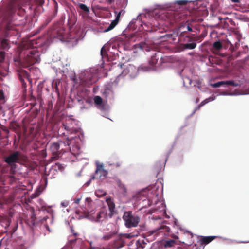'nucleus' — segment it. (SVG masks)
<instances>
[{"instance_id": "1", "label": "nucleus", "mask_w": 249, "mask_h": 249, "mask_svg": "<svg viewBox=\"0 0 249 249\" xmlns=\"http://www.w3.org/2000/svg\"><path fill=\"white\" fill-rule=\"evenodd\" d=\"M40 53L36 48L28 49L24 52V57L21 60L23 67L28 68L40 61Z\"/></svg>"}, {"instance_id": "2", "label": "nucleus", "mask_w": 249, "mask_h": 249, "mask_svg": "<svg viewBox=\"0 0 249 249\" xmlns=\"http://www.w3.org/2000/svg\"><path fill=\"white\" fill-rule=\"evenodd\" d=\"M27 157L21 154L19 151H14L10 155L4 158V161L10 166L11 174L15 173V170L16 168L15 163H19L21 161L26 160Z\"/></svg>"}, {"instance_id": "3", "label": "nucleus", "mask_w": 249, "mask_h": 249, "mask_svg": "<svg viewBox=\"0 0 249 249\" xmlns=\"http://www.w3.org/2000/svg\"><path fill=\"white\" fill-rule=\"evenodd\" d=\"M123 219L127 228L136 227L140 221V217L132 213V211H125L123 216Z\"/></svg>"}, {"instance_id": "4", "label": "nucleus", "mask_w": 249, "mask_h": 249, "mask_svg": "<svg viewBox=\"0 0 249 249\" xmlns=\"http://www.w3.org/2000/svg\"><path fill=\"white\" fill-rule=\"evenodd\" d=\"M87 218L94 222H102L107 217V210L103 209L98 212L97 213L90 212L87 215Z\"/></svg>"}, {"instance_id": "5", "label": "nucleus", "mask_w": 249, "mask_h": 249, "mask_svg": "<svg viewBox=\"0 0 249 249\" xmlns=\"http://www.w3.org/2000/svg\"><path fill=\"white\" fill-rule=\"evenodd\" d=\"M107 175L108 171L104 169V165L102 164H97L94 174L91 178L103 180L107 178Z\"/></svg>"}, {"instance_id": "6", "label": "nucleus", "mask_w": 249, "mask_h": 249, "mask_svg": "<svg viewBox=\"0 0 249 249\" xmlns=\"http://www.w3.org/2000/svg\"><path fill=\"white\" fill-rule=\"evenodd\" d=\"M92 75L89 72H87L84 75H81L79 79L80 80V84L83 86L89 87L94 83L92 80Z\"/></svg>"}, {"instance_id": "7", "label": "nucleus", "mask_w": 249, "mask_h": 249, "mask_svg": "<svg viewBox=\"0 0 249 249\" xmlns=\"http://www.w3.org/2000/svg\"><path fill=\"white\" fill-rule=\"evenodd\" d=\"M22 0H13L10 3V8L11 9V12H14L17 10H18V12L20 13L21 15H22L25 13V9L23 8L20 5Z\"/></svg>"}, {"instance_id": "8", "label": "nucleus", "mask_w": 249, "mask_h": 249, "mask_svg": "<svg viewBox=\"0 0 249 249\" xmlns=\"http://www.w3.org/2000/svg\"><path fill=\"white\" fill-rule=\"evenodd\" d=\"M73 141V139H69L68 137L67 138L66 141L64 142V144L65 145H68L69 146V149L73 154H78L80 151V146L77 144L71 146Z\"/></svg>"}, {"instance_id": "9", "label": "nucleus", "mask_w": 249, "mask_h": 249, "mask_svg": "<svg viewBox=\"0 0 249 249\" xmlns=\"http://www.w3.org/2000/svg\"><path fill=\"white\" fill-rule=\"evenodd\" d=\"M65 30L62 27H57L55 29H53L51 34L50 36L54 38H57L60 40L65 39L64 37Z\"/></svg>"}, {"instance_id": "10", "label": "nucleus", "mask_w": 249, "mask_h": 249, "mask_svg": "<svg viewBox=\"0 0 249 249\" xmlns=\"http://www.w3.org/2000/svg\"><path fill=\"white\" fill-rule=\"evenodd\" d=\"M60 145L57 142H54L50 145V150L52 154V158H57L60 154L59 152Z\"/></svg>"}, {"instance_id": "11", "label": "nucleus", "mask_w": 249, "mask_h": 249, "mask_svg": "<svg viewBox=\"0 0 249 249\" xmlns=\"http://www.w3.org/2000/svg\"><path fill=\"white\" fill-rule=\"evenodd\" d=\"M125 11L122 10H121L116 15V18H115V19L113 20L111 23H110V24L108 26V27H107L105 30V32H108L111 30H112L117 25V24L118 23L119 21V20H120V16H121V14L122 13L123 14H124V13Z\"/></svg>"}, {"instance_id": "12", "label": "nucleus", "mask_w": 249, "mask_h": 249, "mask_svg": "<svg viewBox=\"0 0 249 249\" xmlns=\"http://www.w3.org/2000/svg\"><path fill=\"white\" fill-rule=\"evenodd\" d=\"M169 230L170 228L167 226L161 225L156 230L153 231L152 233L166 235L169 232Z\"/></svg>"}, {"instance_id": "13", "label": "nucleus", "mask_w": 249, "mask_h": 249, "mask_svg": "<svg viewBox=\"0 0 249 249\" xmlns=\"http://www.w3.org/2000/svg\"><path fill=\"white\" fill-rule=\"evenodd\" d=\"M228 85H231L234 87H237L238 86V84L237 83H235L234 81L231 80V81H219L217 83H214L213 85V87L214 88H218L222 86H228Z\"/></svg>"}, {"instance_id": "14", "label": "nucleus", "mask_w": 249, "mask_h": 249, "mask_svg": "<svg viewBox=\"0 0 249 249\" xmlns=\"http://www.w3.org/2000/svg\"><path fill=\"white\" fill-rule=\"evenodd\" d=\"M36 217L35 216V212L34 210L31 212L29 214V218L26 220V223L30 227H33L36 224Z\"/></svg>"}, {"instance_id": "15", "label": "nucleus", "mask_w": 249, "mask_h": 249, "mask_svg": "<svg viewBox=\"0 0 249 249\" xmlns=\"http://www.w3.org/2000/svg\"><path fill=\"white\" fill-rule=\"evenodd\" d=\"M94 102L97 108L102 110L105 109V106L103 104V99L100 96H95L94 98Z\"/></svg>"}, {"instance_id": "16", "label": "nucleus", "mask_w": 249, "mask_h": 249, "mask_svg": "<svg viewBox=\"0 0 249 249\" xmlns=\"http://www.w3.org/2000/svg\"><path fill=\"white\" fill-rule=\"evenodd\" d=\"M106 202L110 213L112 214L114 212L115 208V205L113 199L110 197L107 198L106 199Z\"/></svg>"}, {"instance_id": "17", "label": "nucleus", "mask_w": 249, "mask_h": 249, "mask_svg": "<svg viewBox=\"0 0 249 249\" xmlns=\"http://www.w3.org/2000/svg\"><path fill=\"white\" fill-rule=\"evenodd\" d=\"M124 246V241L122 239L118 237L113 243L112 246L115 249H119Z\"/></svg>"}, {"instance_id": "18", "label": "nucleus", "mask_w": 249, "mask_h": 249, "mask_svg": "<svg viewBox=\"0 0 249 249\" xmlns=\"http://www.w3.org/2000/svg\"><path fill=\"white\" fill-rule=\"evenodd\" d=\"M0 46L1 49L4 50H8L10 48V45L7 39L0 38Z\"/></svg>"}, {"instance_id": "19", "label": "nucleus", "mask_w": 249, "mask_h": 249, "mask_svg": "<svg viewBox=\"0 0 249 249\" xmlns=\"http://www.w3.org/2000/svg\"><path fill=\"white\" fill-rule=\"evenodd\" d=\"M216 238L215 236H204L201 239L202 244H208Z\"/></svg>"}, {"instance_id": "20", "label": "nucleus", "mask_w": 249, "mask_h": 249, "mask_svg": "<svg viewBox=\"0 0 249 249\" xmlns=\"http://www.w3.org/2000/svg\"><path fill=\"white\" fill-rule=\"evenodd\" d=\"M196 44L195 42L183 44L181 45V47H182V50L185 49H194L196 47Z\"/></svg>"}, {"instance_id": "21", "label": "nucleus", "mask_w": 249, "mask_h": 249, "mask_svg": "<svg viewBox=\"0 0 249 249\" xmlns=\"http://www.w3.org/2000/svg\"><path fill=\"white\" fill-rule=\"evenodd\" d=\"M223 47L221 42L219 41H215L213 44V51H218Z\"/></svg>"}, {"instance_id": "22", "label": "nucleus", "mask_w": 249, "mask_h": 249, "mask_svg": "<svg viewBox=\"0 0 249 249\" xmlns=\"http://www.w3.org/2000/svg\"><path fill=\"white\" fill-rule=\"evenodd\" d=\"M178 241L172 239L167 240L164 242V247L165 248L172 247L175 245H178Z\"/></svg>"}, {"instance_id": "23", "label": "nucleus", "mask_w": 249, "mask_h": 249, "mask_svg": "<svg viewBox=\"0 0 249 249\" xmlns=\"http://www.w3.org/2000/svg\"><path fill=\"white\" fill-rule=\"evenodd\" d=\"M111 162L109 163V165L113 166L115 167H120L122 163V161L117 158H115L114 161H110L109 162Z\"/></svg>"}, {"instance_id": "24", "label": "nucleus", "mask_w": 249, "mask_h": 249, "mask_svg": "<svg viewBox=\"0 0 249 249\" xmlns=\"http://www.w3.org/2000/svg\"><path fill=\"white\" fill-rule=\"evenodd\" d=\"M78 5L80 10L85 14H88L89 12V8L85 4L79 3Z\"/></svg>"}, {"instance_id": "25", "label": "nucleus", "mask_w": 249, "mask_h": 249, "mask_svg": "<svg viewBox=\"0 0 249 249\" xmlns=\"http://www.w3.org/2000/svg\"><path fill=\"white\" fill-rule=\"evenodd\" d=\"M76 21V18L73 15L69 16V19L68 21V24L70 25H74Z\"/></svg>"}, {"instance_id": "26", "label": "nucleus", "mask_w": 249, "mask_h": 249, "mask_svg": "<svg viewBox=\"0 0 249 249\" xmlns=\"http://www.w3.org/2000/svg\"><path fill=\"white\" fill-rule=\"evenodd\" d=\"M5 102L4 96L2 91H0V114L3 112L2 104Z\"/></svg>"}, {"instance_id": "27", "label": "nucleus", "mask_w": 249, "mask_h": 249, "mask_svg": "<svg viewBox=\"0 0 249 249\" xmlns=\"http://www.w3.org/2000/svg\"><path fill=\"white\" fill-rule=\"evenodd\" d=\"M157 62L158 58H157V54L155 53L154 55L151 56L149 63L151 66H153L157 63Z\"/></svg>"}, {"instance_id": "28", "label": "nucleus", "mask_w": 249, "mask_h": 249, "mask_svg": "<svg viewBox=\"0 0 249 249\" xmlns=\"http://www.w3.org/2000/svg\"><path fill=\"white\" fill-rule=\"evenodd\" d=\"M10 166L8 164L3 165L1 168V173L2 174H6L9 172V168Z\"/></svg>"}, {"instance_id": "29", "label": "nucleus", "mask_w": 249, "mask_h": 249, "mask_svg": "<svg viewBox=\"0 0 249 249\" xmlns=\"http://www.w3.org/2000/svg\"><path fill=\"white\" fill-rule=\"evenodd\" d=\"M213 98H211V97L206 99L205 100H204V101H203L199 104V105H198V106L197 107V109H199L201 107L203 106L204 105H205L206 104L208 103L210 101H213Z\"/></svg>"}, {"instance_id": "30", "label": "nucleus", "mask_w": 249, "mask_h": 249, "mask_svg": "<svg viewBox=\"0 0 249 249\" xmlns=\"http://www.w3.org/2000/svg\"><path fill=\"white\" fill-rule=\"evenodd\" d=\"M117 184L118 187L120 188L121 190L124 192L126 193V188L125 186V185L121 182V181L119 180L117 181Z\"/></svg>"}, {"instance_id": "31", "label": "nucleus", "mask_w": 249, "mask_h": 249, "mask_svg": "<svg viewBox=\"0 0 249 249\" xmlns=\"http://www.w3.org/2000/svg\"><path fill=\"white\" fill-rule=\"evenodd\" d=\"M19 79L22 84V89H23V92L26 91V88L27 85L26 83L25 82L24 80L21 77V75H19Z\"/></svg>"}, {"instance_id": "32", "label": "nucleus", "mask_w": 249, "mask_h": 249, "mask_svg": "<svg viewBox=\"0 0 249 249\" xmlns=\"http://www.w3.org/2000/svg\"><path fill=\"white\" fill-rule=\"evenodd\" d=\"M5 57V52L0 50V64L3 62Z\"/></svg>"}, {"instance_id": "33", "label": "nucleus", "mask_w": 249, "mask_h": 249, "mask_svg": "<svg viewBox=\"0 0 249 249\" xmlns=\"http://www.w3.org/2000/svg\"><path fill=\"white\" fill-rule=\"evenodd\" d=\"M11 128L13 129L14 131H16L17 129L20 128V125L18 124L17 123H14L11 124Z\"/></svg>"}, {"instance_id": "34", "label": "nucleus", "mask_w": 249, "mask_h": 249, "mask_svg": "<svg viewBox=\"0 0 249 249\" xmlns=\"http://www.w3.org/2000/svg\"><path fill=\"white\" fill-rule=\"evenodd\" d=\"M133 242H135V244L137 246V248H140V247L142 248H144V247L142 246L141 244L143 242V240H141L139 239V240H137L136 241L134 240Z\"/></svg>"}, {"instance_id": "35", "label": "nucleus", "mask_w": 249, "mask_h": 249, "mask_svg": "<svg viewBox=\"0 0 249 249\" xmlns=\"http://www.w3.org/2000/svg\"><path fill=\"white\" fill-rule=\"evenodd\" d=\"M21 74L23 75L24 78H26L28 80H29V73L25 70H22L21 71Z\"/></svg>"}, {"instance_id": "36", "label": "nucleus", "mask_w": 249, "mask_h": 249, "mask_svg": "<svg viewBox=\"0 0 249 249\" xmlns=\"http://www.w3.org/2000/svg\"><path fill=\"white\" fill-rule=\"evenodd\" d=\"M176 3L180 5H184L188 3V1L185 0H180L177 1Z\"/></svg>"}, {"instance_id": "37", "label": "nucleus", "mask_w": 249, "mask_h": 249, "mask_svg": "<svg viewBox=\"0 0 249 249\" xmlns=\"http://www.w3.org/2000/svg\"><path fill=\"white\" fill-rule=\"evenodd\" d=\"M113 235V234H112V233H109V234H106V235H104L103 236V238L105 240H109V239H110L111 238H112Z\"/></svg>"}, {"instance_id": "38", "label": "nucleus", "mask_w": 249, "mask_h": 249, "mask_svg": "<svg viewBox=\"0 0 249 249\" xmlns=\"http://www.w3.org/2000/svg\"><path fill=\"white\" fill-rule=\"evenodd\" d=\"M36 3L38 6H42L44 3V0H36Z\"/></svg>"}, {"instance_id": "39", "label": "nucleus", "mask_w": 249, "mask_h": 249, "mask_svg": "<svg viewBox=\"0 0 249 249\" xmlns=\"http://www.w3.org/2000/svg\"><path fill=\"white\" fill-rule=\"evenodd\" d=\"M55 167L61 171H62L64 168L63 165L59 163H56Z\"/></svg>"}, {"instance_id": "40", "label": "nucleus", "mask_w": 249, "mask_h": 249, "mask_svg": "<svg viewBox=\"0 0 249 249\" xmlns=\"http://www.w3.org/2000/svg\"><path fill=\"white\" fill-rule=\"evenodd\" d=\"M101 55L103 57L104 56H106V55L107 54L106 53V49H105V47L103 46L102 48H101Z\"/></svg>"}, {"instance_id": "41", "label": "nucleus", "mask_w": 249, "mask_h": 249, "mask_svg": "<svg viewBox=\"0 0 249 249\" xmlns=\"http://www.w3.org/2000/svg\"><path fill=\"white\" fill-rule=\"evenodd\" d=\"M63 126L65 130L69 131L71 132V133L72 132V131H71L72 130H71L68 126H67L66 125L63 124Z\"/></svg>"}, {"instance_id": "42", "label": "nucleus", "mask_w": 249, "mask_h": 249, "mask_svg": "<svg viewBox=\"0 0 249 249\" xmlns=\"http://www.w3.org/2000/svg\"><path fill=\"white\" fill-rule=\"evenodd\" d=\"M124 236L126 238L128 239H130L134 236V235L131 234H125Z\"/></svg>"}, {"instance_id": "43", "label": "nucleus", "mask_w": 249, "mask_h": 249, "mask_svg": "<svg viewBox=\"0 0 249 249\" xmlns=\"http://www.w3.org/2000/svg\"><path fill=\"white\" fill-rule=\"evenodd\" d=\"M52 19V18H47L46 20V22H45V25H47L48 24H49Z\"/></svg>"}, {"instance_id": "44", "label": "nucleus", "mask_w": 249, "mask_h": 249, "mask_svg": "<svg viewBox=\"0 0 249 249\" xmlns=\"http://www.w3.org/2000/svg\"><path fill=\"white\" fill-rule=\"evenodd\" d=\"M239 39H238L237 41L234 43V45L236 48H237L239 46Z\"/></svg>"}, {"instance_id": "45", "label": "nucleus", "mask_w": 249, "mask_h": 249, "mask_svg": "<svg viewBox=\"0 0 249 249\" xmlns=\"http://www.w3.org/2000/svg\"><path fill=\"white\" fill-rule=\"evenodd\" d=\"M80 200H81V198H77V199H75L74 200V203H76V204H78L79 203V202H80Z\"/></svg>"}, {"instance_id": "46", "label": "nucleus", "mask_w": 249, "mask_h": 249, "mask_svg": "<svg viewBox=\"0 0 249 249\" xmlns=\"http://www.w3.org/2000/svg\"><path fill=\"white\" fill-rule=\"evenodd\" d=\"M187 25H188L187 27V31H190V32H192L193 31L192 28L190 26H189L188 24Z\"/></svg>"}, {"instance_id": "47", "label": "nucleus", "mask_w": 249, "mask_h": 249, "mask_svg": "<svg viewBox=\"0 0 249 249\" xmlns=\"http://www.w3.org/2000/svg\"><path fill=\"white\" fill-rule=\"evenodd\" d=\"M6 30H7V31L6 32V36H5L7 37V36H8V34H9L8 32L9 30H10V29H9L8 27H7Z\"/></svg>"}, {"instance_id": "48", "label": "nucleus", "mask_w": 249, "mask_h": 249, "mask_svg": "<svg viewBox=\"0 0 249 249\" xmlns=\"http://www.w3.org/2000/svg\"><path fill=\"white\" fill-rule=\"evenodd\" d=\"M228 40V43L231 45V46H233V43L231 41V40H229L228 39H227Z\"/></svg>"}, {"instance_id": "49", "label": "nucleus", "mask_w": 249, "mask_h": 249, "mask_svg": "<svg viewBox=\"0 0 249 249\" xmlns=\"http://www.w3.org/2000/svg\"><path fill=\"white\" fill-rule=\"evenodd\" d=\"M103 2L107 3L109 4V0H101Z\"/></svg>"}, {"instance_id": "50", "label": "nucleus", "mask_w": 249, "mask_h": 249, "mask_svg": "<svg viewBox=\"0 0 249 249\" xmlns=\"http://www.w3.org/2000/svg\"><path fill=\"white\" fill-rule=\"evenodd\" d=\"M201 38V36H199L196 37L195 40L197 41V40H200Z\"/></svg>"}, {"instance_id": "51", "label": "nucleus", "mask_w": 249, "mask_h": 249, "mask_svg": "<svg viewBox=\"0 0 249 249\" xmlns=\"http://www.w3.org/2000/svg\"><path fill=\"white\" fill-rule=\"evenodd\" d=\"M231 1L233 2H235V3H236V2H239V0H231Z\"/></svg>"}, {"instance_id": "52", "label": "nucleus", "mask_w": 249, "mask_h": 249, "mask_svg": "<svg viewBox=\"0 0 249 249\" xmlns=\"http://www.w3.org/2000/svg\"><path fill=\"white\" fill-rule=\"evenodd\" d=\"M240 55V52H239L238 53V54H237V55H236V56H235V57H239Z\"/></svg>"}, {"instance_id": "53", "label": "nucleus", "mask_w": 249, "mask_h": 249, "mask_svg": "<svg viewBox=\"0 0 249 249\" xmlns=\"http://www.w3.org/2000/svg\"><path fill=\"white\" fill-rule=\"evenodd\" d=\"M78 102L79 103L81 102L82 103H83V100H81V99H78Z\"/></svg>"}, {"instance_id": "54", "label": "nucleus", "mask_w": 249, "mask_h": 249, "mask_svg": "<svg viewBox=\"0 0 249 249\" xmlns=\"http://www.w3.org/2000/svg\"><path fill=\"white\" fill-rule=\"evenodd\" d=\"M114 0H109V4L112 3V2L114 1Z\"/></svg>"}, {"instance_id": "55", "label": "nucleus", "mask_w": 249, "mask_h": 249, "mask_svg": "<svg viewBox=\"0 0 249 249\" xmlns=\"http://www.w3.org/2000/svg\"><path fill=\"white\" fill-rule=\"evenodd\" d=\"M86 102L87 103H90V101L89 99H86L85 100Z\"/></svg>"}, {"instance_id": "56", "label": "nucleus", "mask_w": 249, "mask_h": 249, "mask_svg": "<svg viewBox=\"0 0 249 249\" xmlns=\"http://www.w3.org/2000/svg\"><path fill=\"white\" fill-rule=\"evenodd\" d=\"M57 8H55V12H54V15H56V13H57Z\"/></svg>"}, {"instance_id": "57", "label": "nucleus", "mask_w": 249, "mask_h": 249, "mask_svg": "<svg viewBox=\"0 0 249 249\" xmlns=\"http://www.w3.org/2000/svg\"><path fill=\"white\" fill-rule=\"evenodd\" d=\"M124 64H119V65H118V66H120V68H122V66H124Z\"/></svg>"}, {"instance_id": "58", "label": "nucleus", "mask_w": 249, "mask_h": 249, "mask_svg": "<svg viewBox=\"0 0 249 249\" xmlns=\"http://www.w3.org/2000/svg\"><path fill=\"white\" fill-rule=\"evenodd\" d=\"M106 195V193L105 192H103V193L102 194H101V195Z\"/></svg>"}, {"instance_id": "59", "label": "nucleus", "mask_w": 249, "mask_h": 249, "mask_svg": "<svg viewBox=\"0 0 249 249\" xmlns=\"http://www.w3.org/2000/svg\"><path fill=\"white\" fill-rule=\"evenodd\" d=\"M175 238L176 239H178V237L177 236H175Z\"/></svg>"}, {"instance_id": "60", "label": "nucleus", "mask_w": 249, "mask_h": 249, "mask_svg": "<svg viewBox=\"0 0 249 249\" xmlns=\"http://www.w3.org/2000/svg\"><path fill=\"white\" fill-rule=\"evenodd\" d=\"M55 16V15H53V18H54V17Z\"/></svg>"}, {"instance_id": "61", "label": "nucleus", "mask_w": 249, "mask_h": 249, "mask_svg": "<svg viewBox=\"0 0 249 249\" xmlns=\"http://www.w3.org/2000/svg\"><path fill=\"white\" fill-rule=\"evenodd\" d=\"M182 28V26H181V27H180V29H181Z\"/></svg>"}]
</instances>
